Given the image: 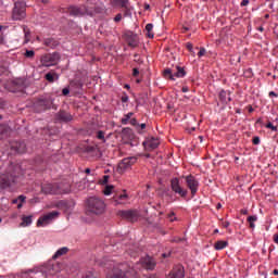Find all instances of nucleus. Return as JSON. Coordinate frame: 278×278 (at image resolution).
Returning <instances> with one entry per match:
<instances>
[{"label":"nucleus","mask_w":278,"mask_h":278,"mask_svg":"<svg viewBox=\"0 0 278 278\" xmlns=\"http://www.w3.org/2000/svg\"><path fill=\"white\" fill-rule=\"evenodd\" d=\"M219 101H222L223 105H227L231 101V96L229 92L222 90L219 92Z\"/></svg>","instance_id":"25"},{"label":"nucleus","mask_w":278,"mask_h":278,"mask_svg":"<svg viewBox=\"0 0 278 278\" xmlns=\"http://www.w3.org/2000/svg\"><path fill=\"white\" fill-rule=\"evenodd\" d=\"M70 16H92L96 12L94 7L88 5H70L68 7Z\"/></svg>","instance_id":"5"},{"label":"nucleus","mask_w":278,"mask_h":278,"mask_svg":"<svg viewBox=\"0 0 278 278\" xmlns=\"http://www.w3.org/2000/svg\"><path fill=\"white\" fill-rule=\"evenodd\" d=\"M108 181H110V176L104 175V176H103L102 184H108Z\"/></svg>","instance_id":"50"},{"label":"nucleus","mask_w":278,"mask_h":278,"mask_svg":"<svg viewBox=\"0 0 278 278\" xmlns=\"http://www.w3.org/2000/svg\"><path fill=\"white\" fill-rule=\"evenodd\" d=\"M257 222V215H251L248 217L250 229H255V223Z\"/></svg>","instance_id":"33"},{"label":"nucleus","mask_w":278,"mask_h":278,"mask_svg":"<svg viewBox=\"0 0 278 278\" xmlns=\"http://www.w3.org/2000/svg\"><path fill=\"white\" fill-rule=\"evenodd\" d=\"M18 201H21L22 203H25V199L26 197L25 195H18Z\"/></svg>","instance_id":"54"},{"label":"nucleus","mask_w":278,"mask_h":278,"mask_svg":"<svg viewBox=\"0 0 278 278\" xmlns=\"http://www.w3.org/2000/svg\"><path fill=\"white\" fill-rule=\"evenodd\" d=\"M267 129H271V131H277V126L273 125V123L268 122L267 125H265Z\"/></svg>","instance_id":"40"},{"label":"nucleus","mask_w":278,"mask_h":278,"mask_svg":"<svg viewBox=\"0 0 278 278\" xmlns=\"http://www.w3.org/2000/svg\"><path fill=\"white\" fill-rule=\"evenodd\" d=\"M185 179L187 187L191 191V197H194L199 192V180L192 175L186 176Z\"/></svg>","instance_id":"13"},{"label":"nucleus","mask_w":278,"mask_h":278,"mask_svg":"<svg viewBox=\"0 0 278 278\" xmlns=\"http://www.w3.org/2000/svg\"><path fill=\"white\" fill-rule=\"evenodd\" d=\"M112 190H114V186H106L103 193L105 194V197H110V194H112Z\"/></svg>","instance_id":"36"},{"label":"nucleus","mask_w":278,"mask_h":278,"mask_svg":"<svg viewBox=\"0 0 278 278\" xmlns=\"http://www.w3.org/2000/svg\"><path fill=\"white\" fill-rule=\"evenodd\" d=\"M134 116V112H129L121 119L122 125H127L129 123V119Z\"/></svg>","instance_id":"35"},{"label":"nucleus","mask_w":278,"mask_h":278,"mask_svg":"<svg viewBox=\"0 0 278 278\" xmlns=\"http://www.w3.org/2000/svg\"><path fill=\"white\" fill-rule=\"evenodd\" d=\"M205 53H206L205 48H200V51L198 52V58H203Z\"/></svg>","instance_id":"44"},{"label":"nucleus","mask_w":278,"mask_h":278,"mask_svg":"<svg viewBox=\"0 0 278 278\" xmlns=\"http://www.w3.org/2000/svg\"><path fill=\"white\" fill-rule=\"evenodd\" d=\"M140 75V71L138 70V67H135L132 70V77H138Z\"/></svg>","instance_id":"45"},{"label":"nucleus","mask_w":278,"mask_h":278,"mask_svg":"<svg viewBox=\"0 0 278 278\" xmlns=\"http://www.w3.org/2000/svg\"><path fill=\"white\" fill-rule=\"evenodd\" d=\"M274 242H275L276 244H278V235H275V236H274Z\"/></svg>","instance_id":"58"},{"label":"nucleus","mask_w":278,"mask_h":278,"mask_svg":"<svg viewBox=\"0 0 278 278\" xmlns=\"http://www.w3.org/2000/svg\"><path fill=\"white\" fill-rule=\"evenodd\" d=\"M228 244H229V242L219 240V241L215 242L214 249H215V251H223V249H226V247H228Z\"/></svg>","instance_id":"29"},{"label":"nucleus","mask_w":278,"mask_h":278,"mask_svg":"<svg viewBox=\"0 0 278 278\" xmlns=\"http://www.w3.org/2000/svg\"><path fill=\"white\" fill-rule=\"evenodd\" d=\"M240 213L243 214V216H247L249 214V210L242 208Z\"/></svg>","instance_id":"52"},{"label":"nucleus","mask_w":278,"mask_h":278,"mask_svg":"<svg viewBox=\"0 0 278 278\" xmlns=\"http://www.w3.org/2000/svg\"><path fill=\"white\" fill-rule=\"evenodd\" d=\"M182 92H188V87H182Z\"/></svg>","instance_id":"63"},{"label":"nucleus","mask_w":278,"mask_h":278,"mask_svg":"<svg viewBox=\"0 0 278 278\" xmlns=\"http://www.w3.org/2000/svg\"><path fill=\"white\" fill-rule=\"evenodd\" d=\"M66 253H68V248L67 247H63L61 249H59L54 255L52 256L53 260H58V257H62V255H66Z\"/></svg>","instance_id":"27"},{"label":"nucleus","mask_w":278,"mask_h":278,"mask_svg":"<svg viewBox=\"0 0 278 278\" xmlns=\"http://www.w3.org/2000/svg\"><path fill=\"white\" fill-rule=\"evenodd\" d=\"M136 162H138V159H136V156L122 160V162H119L117 165V173H119V175H123V173H125V170H129V168H131V166H134Z\"/></svg>","instance_id":"10"},{"label":"nucleus","mask_w":278,"mask_h":278,"mask_svg":"<svg viewBox=\"0 0 278 278\" xmlns=\"http://www.w3.org/2000/svg\"><path fill=\"white\" fill-rule=\"evenodd\" d=\"M35 112L40 114V112H47V110H58V104H55V96L53 93H45L39 96L33 104Z\"/></svg>","instance_id":"1"},{"label":"nucleus","mask_w":278,"mask_h":278,"mask_svg":"<svg viewBox=\"0 0 278 278\" xmlns=\"http://www.w3.org/2000/svg\"><path fill=\"white\" fill-rule=\"evenodd\" d=\"M269 97H278V93H276L275 91H270Z\"/></svg>","instance_id":"56"},{"label":"nucleus","mask_w":278,"mask_h":278,"mask_svg":"<svg viewBox=\"0 0 278 278\" xmlns=\"http://www.w3.org/2000/svg\"><path fill=\"white\" fill-rule=\"evenodd\" d=\"M31 225V215L23 216L21 227H29Z\"/></svg>","instance_id":"30"},{"label":"nucleus","mask_w":278,"mask_h":278,"mask_svg":"<svg viewBox=\"0 0 278 278\" xmlns=\"http://www.w3.org/2000/svg\"><path fill=\"white\" fill-rule=\"evenodd\" d=\"M46 79L50 84H53V81H55V79H60V76L55 73H48V74H46Z\"/></svg>","instance_id":"31"},{"label":"nucleus","mask_w":278,"mask_h":278,"mask_svg":"<svg viewBox=\"0 0 278 278\" xmlns=\"http://www.w3.org/2000/svg\"><path fill=\"white\" fill-rule=\"evenodd\" d=\"M122 103H127V101H129V96H127V93H123L122 98H121Z\"/></svg>","instance_id":"41"},{"label":"nucleus","mask_w":278,"mask_h":278,"mask_svg":"<svg viewBox=\"0 0 278 278\" xmlns=\"http://www.w3.org/2000/svg\"><path fill=\"white\" fill-rule=\"evenodd\" d=\"M220 207H223V204L218 203V204L216 205V210H220Z\"/></svg>","instance_id":"61"},{"label":"nucleus","mask_w":278,"mask_h":278,"mask_svg":"<svg viewBox=\"0 0 278 278\" xmlns=\"http://www.w3.org/2000/svg\"><path fill=\"white\" fill-rule=\"evenodd\" d=\"M106 278H138V271L127 263H121L113 267Z\"/></svg>","instance_id":"2"},{"label":"nucleus","mask_w":278,"mask_h":278,"mask_svg":"<svg viewBox=\"0 0 278 278\" xmlns=\"http://www.w3.org/2000/svg\"><path fill=\"white\" fill-rule=\"evenodd\" d=\"M27 36H29V30H25V43L27 45V42H29V39L27 38Z\"/></svg>","instance_id":"53"},{"label":"nucleus","mask_w":278,"mask_h":278,"mask_svg":"<svg viewBox=\"0 0 278 278\" xmlns=\"http://www.w3.org/2000/svg\"><path fill=\"white\" fill-rule=\"evenodd\" d=\"M11 151H14V153H25L27 151V146L23 141H12Z\"/></svg>","instance_id":"20"},{"label":"nucleus","mask_w":278,"mask_h":278,"mask_svg":"<svg viewBox=\"0 0 278 278\" xmlns=\"http://www.w3.org/2000/svg\"><path fill=\"white\" fill-rule=\"evenodd\" d=\"M55 121H59V123H71L73 121V115L70 112L60 110L55 114Z\"/></svg>","instance_id":"18"},{"label":"nucleus","mask_w":278,"mask_h":278,"mask_svg":"<svg viewBox=\"0 0 278 278\" xmlns=\"http://www.w3.org/2000/svg\"><path fill=\"white\" fill-rule=\"evenodd\" d=\"M117 216L123 220H128V223H136L140 218V214L136 210L118 211Z\"/></svg>","instance_id":"8"},{"label":"nucleus","mask_w":278,"mask_h":278,"mask_svg":"<svg viewBox=\"0 0 278 278\" xmlns=\"http://www.w3.org/2000/svg\"><path fill=\"white\" fill-rule=\"evenodd\" d=\"M27 16V4L24 1H17L12 11L13 21H23Z\"/></svg>","instance_id":"6"},{"label":"nucleus","mask_w":278,"mask_h":278,"mask_svg":"<svg viewBox=\"0 0 278 278\" xmlns=\"http://www.w3.org/2000/svg\"><path fill=\"white\" fill-rule=\"evenodd\" d=\"M58 216H60V212L53 211L43 215L42 217H39L37 220V227H45V225H49V223H51L53 218H58Z\"/></svg>","instance_id":"14"},{"label":"nucleus","mask_w":278,"mask_h":278,"mask_svg":"<svg viewBox=\"0 0 278 278\" xmlns=\"http://www.w3.org/2000/svg\"><path fill=\"white\" fill-rule=\"evenodd\" d=\"M176 73H173V70L170 68H166L163 72L164 77L170 79L172 81H175V77L181 78V77H186V70H184V67L177 65L176 66Z\"/></svg>","instance_id":"11"},{"label":"nucleus","mask_w":278,"mask_h":278,"mask_svg":"<svg viewBox=\"0 0 278 278\" xmlns=\"http://www.w3.org/2000/svg\"><path fill=\"white\" fill-rule=\"evenodd\" d=\"M8 90L9 92H23L25 90V80L23 78L12 80Z\"/></svg>","instance_id":"15"},{"label":"nucleus","mask_w":278,"mask_h":278,"mask_svg":"<svg viewBox=\"0 0 278 278\" xmlns=\"http://www.w3.org/2000/svg\"><path fill=\"white\" fill-rule=\"evenodd\" d=\"M111 5L113 8H127L129 0H111Z\"/></svg>","instance_id":"26"},{"label":"nucleus","mask_w":278,"mask_h":278,"mask_svg":"<svg viewBox=\"0 0 278 278\" xmlns=\"http://www.w3.org/2000/svg\"><path fill=\"white\" fill-rule=\"evenodd\" d=\"M3 40H4L3 33H0V45H3Z\"/></svg>","instance_id":"55"},{"label":"nucleus","mask_w":278,"mask_h":278,"mask_svg":"<svg viewBox=\"0 0 278 278\" xmlns=\"http://www.w3.org/2000/svg\"><path fill=\"white\" fill-rule=\"evenodd\" d=\"M124 38L128 45V47H131L132 49H136L139 45L138 35L134 34V31H126L124 34Z\"/></svg>","instance_id":"17"},{"label":"nucleus","mask_w":278,"mask_h":278,"mask_svg":"<svg viewBox=\"0 0 278 278\" xmlns=\"http://www.w3.org/2000/svg\"><path fill=\"white\" fill-rule=\"evenodd\" d=\"M130 125H132V127H136L137 131H140V124H138V119L131 118Z\"/></svg>","instance_id":"38"},{"label":"nucleus","mask_w":278,"mask_h":278,"mask_svg":"<svg viewBox=\"0 0 278 278\" xmlns=\"http://www.w3.org/2000/svg\"><path fill=\"white\" fill-rule=\"evenodd\" d=\"M114 199H115V204L121 205L123 201H127V199H129V195H127V193H119Z\"/></svg>","instance_id":"28"},{"label":"nucleus","mask_w":278,"mask_h":278,"mask_svg":"<svg viewBox=\"0 0 278 278\" xmlns=\"http://www.w3.org/2000/svg\"><path fill=\"white\" fill-rule=\"evenodd\" d=\"M143 144H147L146 147L147 149H149V151H154V149H157V147H160V139L152 137L147 142H143Z\"/></svg>","instance_id":"24"},{"label":"nucleus","mask_w":278,"mask_h":278,"mask_svg":"<svg viewBox=\"0 0 278 278\" xmlns=\"http://www.w3.org/2000/svg\"><path fill=\"white\" fill-rule=\"evenodd\" d=\"M87 212L99 216L105 212V202L97 197H91L87 200Z\"/></svg>","instance_id":"4"},{"label":"nucleus","mask_w":278,"mask_h":278,"mask_svg":"<svg viewBox=\"0 0 278 278\" xmlns=\"http://www.w3.org/2000/svg\"><path fill=\"white\" fill-rule=\"evenodd\" d=\"M76 86H78V88H83L84 84L78 81V83H76Z\"/></svg>","instance_id":"59"},{"label":"nucleus","mask_w":278,"mask_h":278,"mask_svg":"<svg viewBox=\"0 0 278 278\" xmlns=\"http://www.w3.org/2000/svg\"><path fill=\"white\" fill-rule=\"evenodd\" d=\"M41 192L43 194H60V186L58 184L41 185Z\"/></svg>","instance_id":"16"},{"label":"nucleus","mask_w":278,"mask_h":278,"mask_svg":"<svg viewBox=\"0 0 278 278\" xmlns=\"http://www.w3.org/2000/svg\"><path fill=\"white\" fill-rule=\"evenodd\" d=\"M274 275H278V269H274Z\"/></svg>","instance_id":"64"},{"label":"nucleus","mask_w":278,"mask_h":278,"mask_svg":"<svg viewBox=\"0 0 278 278\" xmlns=\"http://www.w3.org/2000/svg\"><path fill=\"white\" fill-rule=\"evenodd\" d=\"M24 55H25V58L33 59L34 55H36V52L34 50H26Z\"/></svg>","instance_id":"39"},{"label":"nucleus","mask_w":278,"mask_h":278,"mask_svg":"<svg viewBox=\"0 0 278 278\" xmlns=\"http://www.w3.org/2000/svg\"><path fill=\"white\" fill-rule=\"evenodd\" d=\"M186 47H187L188 51L192 52L193 46L191 42H188Z\"/></svg>","instance_id":"51"},{"label":"nucleus","mask_w":278,"mask_h":278,"mask_svg":"<svg viewBox=\"0 0 278 278\" xmlns=\"http://www.w3.org/2000/svg\"><path fill=\"white\" fill-rule=\"evenodd\" d=\"M43 45L45 47H49V49H56V47H60V41L53 37H49L43 39Z\"/></svg>","instance_id":"23"},{"label":"nucleus","mask_w":278,"mask_h":278,"mask_svg":"<svg viewBox=\"0 0 278 278\" xmlns=\"http://www.w3.org/2000/svg\"><path fill=\"white\" fill-rule=\"evenodd\" d=\"M41 65L49 67L55 66L60 62V54L59 52L43 54L40 59Z\"/></svg>","instance_id":"7"},{"label":"nucleus","mask_w":278,"mask_h":278,"mask_svg":"<svg viewBox=\"0 0 278 278\" xmlns=\"http://www.w3.org/2000/svg\"><path fill=\"white\" fill-rule=\"evenodd\" d=\"M250 1L249 0H242L240 5L241 8H245V5H249Z\"/></svg>","instance_id":"48"},{"label":"nucleus","mask_w":278,"mask_h":278,"mask_svg":"<svg viewBox=\"0 0 278 278\" xmlns=\"http://www.w3.org/2000/svg\"><path fill=\"white\" fill-rule=\"evenodd\" d=\"M146 31H147L148 38H154L155 34H153V24H147Z\"/></svg>","instance_id":"34"},{"label":"nucleus","mask_w":278,"mask_h":278,"mask_svg":"<svg viewBox=\"0 0 278 278\" xmlns=\"http://www.w3.org/2000/svg\"><path fill=\"white\" fill-rule=\"evenodd\" d=\"M85 173H86L87 175H90V168H86V169H85Z\"/></svg>","instance_id":"62"},{"label":"nucleus","mask_w":278,"mask_h":278,"mask_svg":"<svg viewBox=\"0 0 278 278\" xmlns=\"http://www.w3.org/2000/svg\"><path fill=\"white\" fill-rule=\"evenodd\" d=\"M186 277L184 266L177 265L169 273V278H184Z\"/></svg>","instance_id":"21"},{"label":"nucleus","mask_w":278,"mask_h":278,"mask_svg":"<svg viewBox=\"0 0 278 278\" xmlns=\"http://www.w3.org/2000/svg\"><path fill=\"white\" fill-rule=\"evenodd\" d=\"M141 266H143L146 270H154L155 266H157V263L155 262V258L146 256L141 258Z\"/></svg>","instance_id":"19"},{"label":"nucleus","mask_w":278,"mask_h":278,"mask_svg":"<svg viewBox=\"0 0 278 278\" xmlns=\"http://www.w3.org/2000/svg\"><path fill=\"white\" fill-rule=\"evenodd\" d=\"M12 134V128L7 124H0V140H5V138H10Z\"/></svg>","instance_id":"22"},{"label":"nucleus","mask_w":278,"mask_h":278,"mask_svg":"<svg viewBox=\"0 0 278 278\" xmlns=\"http://www.w3.org/2000/svg\"><path fill=\"white\" fill-rule=\"evenodd\" d=\"M260 142H261V141H260V137H254V138L252 139V143H253V144H256V146H257V144H260Z\"/></svg>","instance_id":"47"},{"label":"nucleus","mask_w":278,"mask_h":278,"mask_svg":"<svg viewBox=\"0 0 278 278\" xmlns=\"http://www.w3.org/2000/svg\"><path fill=\"white\" fill-rule=\"evenodd\" d=\"M18 170L21 167L14 166L10 167L8 173L0 175V189L5 190V188H10L12 184L16 182V178L18 177Z\"/></svg>","instance_id":"3"},{"label":"nucleus","mask_w":278,"mask_h":278,"mask_svg":"<svg viewBox=\"0 0 278 278\" xmlns=\"http://www.w3.org/2000/svg\"><path fill=\"white\" fill-rule=\"evenodd\" d=\"M140 129H147V124H139V130H137L138 131V134H142V131H140Z\"/></svg>","instance_id":"49"},{"label":"nucleus","mask_w":278,"mask_h":278,"mask_svg":"<svg viewBox=\"0 0 278 278\" xmlns=\"http://www.w3.org/2000/svg\"><path fill=\"white\" fill-rule=\"evenodd\" d=\"M2 29H8V26H2V25L0 24V33H1Z\"/></svg>","instance_id":"60"},{"label":"nucleus","mask_w":278,"mask_h":278,"mask_svg":"<svg viewBox=\"0 0 278 278\" xmlns=\"http://www.w3.org/2000/svg\"><path fill=\"white\" fill-rule=\"evenodd\" d=\"M121 21H123V14L118 13V14L114 17V22H115V23H121Z\"/></svg>","instance_id":"43"},{"label":"nucleus","mask_w":278,"mask_h":278,"mask_svg":"<svg viewBox=\"0 0 278 278\" xmlns=\"http://www.w3.org/2000/svg\"><path fill=\"white\" fill-rule=\"evenodd\" d=\"M124 9H125L124 16H130L131 12L129 11V4L127 5V8H124Z\"/></svg>","instance_id":"46"},{"label":"nucleus","mask_w":278,"mask_h":278,"mask_svg":"<svg viewBox=\"0 0 278 278\" xmlns=\"http://www.w3.org/2000/svg\"><path fill=\"white\" fill-rule=\"evenodd\" d=\"M229 225H230L229 222H224L223 223V227H225V229H227V227H229Z\"/></svg>","instance_id":"57"},{"label":"nucleus","mask_w":278,"mask_h":278,"mask_svg":"<svg viewBox=\"0 0 278 278\" xmlns=\"http://www.w3.org/2000/svg\"><path fill=\"white\" fill-rule=\"evenodd\" d=\"M61 270L62 267L59 263H48L43 269V275L45 277H55Z\"/></svg>","instance_id":"12"},{"label":"nucleus","mask_w":278,"mask_h":278,"mask_svg":"<svg viewBox=\"0 0 278 278\" xmlns=\"http://www.w3.org/2000/svg\"><path fill=\"white\" fill-rule=\"evenodd\" d=\"M87 8H94L96 11H93V14H97L99 12V9L97 8V0H87L85 4Z\"/></svg>","instance_id":"32"},{"label":"nucleus","mask_w":278,"mask_h":278,"mask_svg":"<svg viewBox=\"0 0 278 278\" xmlns=\"http://www.w3.org/2000/svg\"><path fill=\"white\" fill-rule=\"evenodd\" d=\"M170 188L175 194H179L181 199H186L188 197V189H184L181 184H179V178H173L170 180Z\"/></svg>","instance_id":"9"},{"label":"nucleus","mask_w":278,"mask_h":278,"mask_svg":"<svg viewBox=\"0 0 278 278\" xmlns=\"http://www.w3.org/2000/svg\"><path fill=\"white\" fill-rule=\"evenodd\" d=\"M62 94H63V97H68V94H71V89L68 87H65L62 90Z\"/></svg>","instance_id":"42"},{"label":"nucleus","mask_w":278,"mask_h":278,"mask_svg":"<svg viewBox=\"0 0 278 278\" xmlns=\"http://www.w3.org/2000/svg\"><path fill=\"white\" fill-rule=\"evenodd\" d=\"M98 140H102V142H105V132L103 130H99L97 134Z\"/></svg>","instance_id":"37"}]
</instances>
